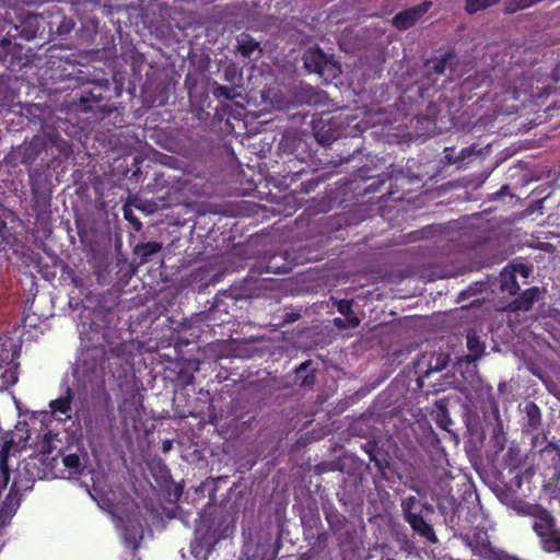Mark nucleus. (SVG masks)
<instances>
[{
	"mask_svg": "<svg viewBox=\"0 0 560 560\" xmlns=\"http://www.w3.org/2000/svg\"><path fill=\"white\" fill-rule=\"evenodd\" d=\"M235 529V517L225 509H215L201 516L196 530L200 539L208 540V546L215 545L223 538L233 534Z\"/></svg>",
	"mask_w": 560,
	"mask_h": 560,
	"instance_id": "nucleus-1",
	"label": "nucleus"
},
{
	"mask_svg": "<svg viewBox=\"0 0 560 560\" xmlns=\"http://www.w3.org/2000/svg\"><path fill=\"white\" fill-rule=\"evenodd\" d=\"M57 148L59 153H67L68 142L57 131L35 135L30 142H24L14 150L15 159L24 165H32L43 153Z\"/></svg>",
	"mask_w": 560,
	"mask_h": 560,
	"instance_id": "nucleus-2",
	"label": "nucleus"
},
{
	"mask_svg": "<svg viewBox=\"0 0 560 560\" xmlns=\"http://www.w3.org/2000/svg\"><path fill=\"white\" fill-rule=\"evenodd\" d=\"M526 513L535 517L533 527L541 538L544 549L548 552H560V530L555 528V517L539 505H529Z\"/></svg>",
	"mask_w": 560,
	"mask_h": 560,
	"instance_id": "nucleus-3",
	"label": "nucleus"
},
{
	"mask_svg": "<svg viewBox=\"0 0 560 560\" xmlns=\"http://www.w3.org/2000/svg\"><path fill=\"white\" fill-rule=\"evenodd\" d=\"M107 85L94 84L83 89L78 100V110L92 112L95 120H102L110 115L115 107L104 97Z\"/></svg>",
	"mask_w": 560,
	"mask_h": 560,
	"instance_id": "nucleus-4",
	"label": "nucleus"
},
{
	"mask_svg": "<svg viewBox=\"0 0 560 560\" xmlns=\"http://www.w3.org/2000/svg\"><path fill=\"white\" fill-rule=\"evenodd\" d=\"M328 527L342 551L352 550L357 545V528L348 518L336 510L325 513Z\"/></svg>",
	"mask_w": 560,
	"mask_h": 560,
	"instance_id": "nucleus-5",
	"label": "nucleus"
},
{
	"mask_svg": "<svg viewBox=\"0 0 560 560\" xmlns=\"http://www.w3.org/2000/svg\"><path fill=\"white\" fill-rule=\"evenodd\" d=\"M304 67L308 72L317 73L326 82H329L341 73L340 67L332 56H327L319 48H312L303 55Z\"/></svg>",
	"mask_w": 560,
	"mask_h": 560,
	"instance_id": "nucleus-6",
	"label": "nucleus"
},
{
	"mask_svg": "<svg viewBox=\"0 0 560 560\" xmlns=\"http://www.w3.org/2000/svg\"><path fill=\"white\" fill-rule=\"evenodd\" d=\"M0 61L8 69L15 71L26 66L30 59L22 45L13 43L10 38H3L0 40Z\"/></svg>",
	"mask_w": 560,
	"mask_h": 560,
	"instance_id": "nucleus-7",
	"label": "nucleus"
},
{
	"mask_svg": "<svg viewBox=\"0 0 560 560\" xmlns=\"http://www.w3.org/2000/svg\"><path fill=\"white\" fill-rule=\"evenodd\" d=\"M432 7L431 1H424L418 5L398 12L393 18V25L400 31L412 27Z\"/></svg>",
	"mask_w": 560,
	"mask_h": 560,
	"instance_id": "nucleus-8",
	"label": "nucleus"
},
{
	"mask_svg": "<svg viewBox=\"0 0 560 560\" xmlns=\"http://www.w3.org/2000/svg\"><path fill=\"white\" fill-rule=\"evenodd\" d=\"M40 20L47 24L48 32L51 35L66 36L74 27V22L63 15L58 8L47 11L46 14H42Z\"/></svg>",
	"mask_w": 560,
	"mask_h": 560,
	"instance_id": "nucleus-9",
	"label": "nucleus"
},
{
	"mask_svg": "<svg viewBox=\"0 0 560 560\" xmlns=\"http://www.w3.org/2000/svg\"><path fill=\"white\" fill-rule=\"evenodd\" d=\"M522 429L526 433H535L541 430L542 416L539 407L534 401H525L521 407Z\"/></svg>",
	"mask_w": 560,
	"mask_h": 560,
	"instance_id": "nucleus-10",
	"label": "nucleus"
},
{
	"mask_svg": "<svg viewBox=\"0 0 560 560\" xmlns=\"http://www.w3.org/2000/svg\"><path fill=\"white\" fill-rule=\"evenodd\" d=\"M327 95L324 91L312 85H302L296 88L293 93V104L317 106L325 103Z\"/></svg>",
	"mask_w": 560,
	"mask_h": 560,
	"instance_id": "nucleus-11",
	"label": "nucleus"
},
{
	"mask_svg": "<svg viewBox=\"0 0 560 560\" xmlns=\"http://www.w3.org/2000/svg\"><path fill=\"white\" fill-rule=\"evenodd\" d=\"M448 364V357L444 353H424L417 363V372L428 376L433 372H440Z\"/></svg>",
	"mask_w": 560,
	"mask_h": 560,
	"instance_id": "nucleus-12",
	"label": "nucleus"
},
{
	"mask_svg": "<svg viewBox=\"0 0 560 560\" xmlns=\"http://www.w3.org/2000/svg\"><path fill=\"white\" fill-rule=\"evenodd\" d=\"M405 521L419 536L425 538L432 544H436L439 541L432 525H430L420 513H417Z\"/></svg>",
	"mask_w": 560,
	"mask_h": 560,
	"instance_id": "nucleus-13",
	"label": "nucleus"
},
{
	"mask_svg": "<svg viewBox=\"0 0 560 560\" xmlns=\"http://www.w3.org/2000/svg\"><path fill=\"white\" fill-rule=\"evenodd\" d=\"M540 290L536 287L527 289L518 298H516L511 304L512 311H529L534 303L539 299Z\"/></svg>",
	"mask_w": 560,
	"mask_h": 560,
	"instance_id": "nucleus-14",
	"label": "nucleus"
},
{
	"mask_svg": "<svg viewBox=\"0 0 560 560\" xmlns=\"http://www.w3.org/2000/svg\"><path fill=\"white\" fill-rule=\"evenodd\" d=\"M467 349L469 351V353L465 357V361L467 363L476 362L485 354L486 345L480 340L476 331H468Z\"/></svg>",
	"mask_w": 560,
	"mask_h": 560,
	"instance_id": "nucleus-15",
	"label": "nucleus"
},
{
	"mask_svg": "<svg viewBox=\"0 0 560 560\" xmlns=\"http://www.w3.org/2000/svg\"><path fill=\"white\" fill-rule=\"evenodd\" d=\"M73 393L70 387H67L66 394L55 400H51L49 407L52 413L65 415L67 419H70L69 411L71 410V401Z\"/></svg>",
	"mask_w": 560,
	"mask_h": 560,
	"instance_id": "nucleus-16",
	"label": "nucleus"
},
{
	"mask_svg": "<svg viewBox=\"0 0 560 560\" xmlns=\"http://www.w3.org/2000/svg\"><path fill=\"white\" fill-rule=\"evenodd\" d=\"M61 457L62 464L69 469L70 474L79 475L83 470V466L78 454H65L60 448L55 456H51V460L56 462L58 457Z\"/></svg>",
	"mask_w": 560,
	"mask_h": 560,
	"instance_id": "nucleus-17",
	"label": "nucleus"
},
{
	"mask_svg": "<svg viewBox=\"0 0 560 560\" xmlns=\"http://www.w3.org/2000/svg\"><path fill=\"white\" fill-rule=\"evenodd\" d=\"M162 249V243L159 242H148L140 243L135 247V255L140 257L141 264H147L151 260V257L158 254Z\"/></svg>",
	"mask_w": 560,
	"mask_h": 560,
	"instance_id": "nucleus-18",
	"label": "nucleus"
},
{
	"mask_svg": "<svg viewBox=\"0 0 560 560\" xmlns=\"http://www.w3.org/2000/svg\"><path fill=\"white\" fill-rule=\"evenodd\" d=\"M59 444H61V440L58 438V434L48 432L44 435L38 444V450L45 456V460L51 459L50 455L58 448Z\"/></svg>",
	"mask_w": 560,
	"mask_h": 560,
	"instance_id": "nucleus-19",
	"label": "nucleus"
},
{
	"mask_svg": "<svg viewBox=\"0 0 560 560\" xmlns=\"http://www.w3.org/2000/svg\"><path fill=\"white\" fill-rule=\"evenodd\" d=\"M213 549V546H208V540L200 539L198 532L195 529V539L190 546L191 555L197 560H207Z\"/></svg>",
	"mask_w": 560,
	"mask_h": 560,
	"instance_id": "nucleus-20",
	"label": "nucleus"
},
{
	"mask_svg": "<svg viewBox=\"0 0 560 560\" xmlns=\"http://www.w3.org/2000/svg\"><path fill=\"white\" fill-rule=\"evenodd\" d=\"M296 378L302 386H311L315 383V369L311 360L303 362L295 369Z\"/></svg>",
	"mask_w": 560,
	"mask_h": 560,
	"instance_id": "nucleus-21",
	"label": "nucleus"
},
{
	"mask_svg": "<svg viewBox=\"0 0 560 560\" xmlns=\"http://www.w3.org/2000/svg\"><path fill=\"white\" fill-rule=\"evenodd\" d=\"M501 290L503 292H508L509 294L511 295H515L518 290H520V285L516 281V277H515V273L514 271H510L508 269H504L502 272H501Z\"/></svg>",
	"mask_w": 560,
	"mask_h": 560,
	"instance_id": "nucleus-22",
	"label": "nucleus"
},
{
	"mask_svg": "<svg viewBox=\"0 0 560 560\" xmlns=\"http://www.w3.org/2000/svg\"><path fill=\"white\" fill-rule=\"evenodd\" d=\"M122 537L127 547H129L132 550H137L143 535L140 528H137L135 526H125Z\"/></svg>",
	"mask_w": 560,
	"mask_h": 560,
	"instance_id": "nucleus-23",
	"label": "nucleus"
},
{
	"mask_svg": "<svg viewBox=\"0 0 560 560\" xmlns=\"http://www.w3.org/2000/svg\"><path fill=\"white\" fill-rule=\"evenodd\" d=\"M258 47L259 43L247 34H242L241 38L237 39V50L245 58H249Z\"/></svg>",
	"mask_w": 560,
	"mask_h": 560,
	"instance_id": "nucleus-24",
	"label": "nucleus"
},
{
	"mask_svg": "<svg viewBox=\"0 0 560 560\" xmlns=\"http://www.w3.org/2000/svg\"><path fill=\"white\" fill-rule=\"evenodd\" d=\"M500 0H466L465 10L468 14H475L479 11L486 10Z\"/></svg>",
	"mask_w": 560,
	"mask_h": 560,
	"instance_id": "nucleus-25",
	"label": "nucleus"
},
{
	"mask_svg": "<svg viewBox=\"0 0 560 560\" xmlns=\"http://www.w3.org/2000/svg\"><path fill=\"white\" fill-rule=\"evenodd\" d=\"M503 462L510 468H517L523 462V455L521 450L516 446L509 447L506 454L503 457Z\"/></svg>",
	"mask_w": 560,
	"mask_h": 560,
	"instance_id": "nucleus-26",
	"label": "nucleus"
},
{
	"mask_svg": "<svg viewBox=\"0 0 560 560\" xmlns=\"http://www.w3.org/2000/svg\"><path fill=\"white\" fill-rule=\"evenodd\" d=\"M448 59V56L445 55L444 57L442 58H436V59H433V60H430L427 62V71H428V75H432V74H443L445 72V69H446V61Z\"/></svg>",
	"mask_w": 560,
	"mask_h": 560,
	"instance_id": "nucleus-27",
	"label": "nucleus"
},
{
	"mask_svg": "<svg viewBox=\"0 0 560 560\" xmlns=\"http://www.w3.org/2000/svg\"><path fill=\"white\" fill-rule=\"evenodd\" d=\"M19 505H20V495L13 486L11 488L9 494L7 495V498L2 504V508H4L5 510H9L11 513L15 514Z\"/></svg>",
	"mask_w": 560,
	"mask_h": 560,
	"instance_id": "nucleus-28",
	"label": "nucleus"
},
{
	"mask_svg": "<svg viewBox=\"0 0 560 560\" xmlns=\"http://www.w3.org/2000/svg\"><path fill=\"white\" fill-rule=\"evenodd\" d=\"M417 503L418 500L415 495H410L401 500L400 506L405 520L417 514L416 512H413Z\"/></svg>",
	"mask_w": 560,
	"mask_h": 560,
	"instance_id": "nucleus-29",
	"label": "nucleus"
},
{
	"mask_svg": "<svg viewBox=\"0 0 560 560\" xmlns=\"http://www.w3.org/2000/svg\"><path fill=\"white\" fill-rule=\"evenodd\" d=\"M439 411L436 415V423L444 430H448V427L452 424V420L450 418L448 410L444 404H439Z\"/></svg>",
	"mask_w": 560,
	"mask_h": 560,
	"instance_id": "nucleus-30",
	"label": "nucleus"
},
{
	"mask_svg": "<svg viewBox=\"0 0 560 560\" xmlns=\"http://www.w3.org/2000/svg\"><path fill=\"white\" fill-rule=\"evenodd\" d=\"M342 470V466L337 460L322 462L314 467L316 475H322L327 471Z\"/></svg>",
	"mask_w": 560,
	"mask_h": 560,
	"instance_id": "nucleus-31",
	"label": "nucleus"
},
{
	"mask_svg": "<svg viewBox=\"0 0 560 560\" xmlns=\"http://www.w3.org/2000/svg\"><path fill=\"white\" fill-rule=\"evenodd\" d=\"M481 151L477 149L476 144H471L462 149L459 154L455 158V162H465L474 155L480 154Z\"/></svg>",
	"mask_w": 560,
	"mask_h": 560,
	"instance_id": "nucleus-32",
	"label": "nucleus"
},
{
	"mask_svg": "<svg viewBox=\"0 0 560 560\" xmlns=\"http://www.w3.org/2000/svg\"><path fill=\"white\" fill-rule=\"evenodd\" d=\"M32 195H33V198L35 200V202L40 206V207H48L50 205V196L49 194L45 192V191H39L37 188H35L34 186L32 187Z\"/></svg>",
	"mask_w": 560,
	"mask_h": 560,
	"instance_id": "nucleus-33",
	"label": "nucleus"
},
{
	"mask_svg": "<svg viewBox=\"0 0 560 560\" xmlns=\"http://www.w3.org/2000/svg\"><path fill=\"white\" fill-rule=\"evenodd\" d=\"M213 95L215 97H223L228 101L234 100L235 97L234 90L224 85H217L213 89Z\"/></svg>",
	"mask_w": 560,
	"mask_h": 560,
	"instance_id": "nucleus-34",
	"label": "nucleus"
},
{
	"mask_svg": "<svg viewBox=\"0 0 560 560\" xmlns=\"http://www.w3.org/2000/svg\"><path fill=\"white\" fill-rule=\"evenodd\" d=\"M366 453L369 454L370 460L374 463V465L380 469L383 470L384 468H387L389 465V462L384 458L381 459L377 457V455L374 453L373 448H368Z\"/></svg>",
	"mask_w": 560,
	"mask_h": 560,
	"instance_id": "nucleus-35",
	"label": "nucleus"
},
{
	"mask_svg": "<svg viewBox=\"0 0 560 560\" xmlns=\"http://www.w3.org/2000/svg\"><path fill=\"white\" fill-rule=\"evenodd\" d=\"M443 231L444 228L442 225H429L422 231H420V233L422 238H430L433 237L434 235L441 234Z\"/></svg>",
	"mask_w": 560,
	"mask_h": 560,
	"instance_id": "nucleus-36",
	"label": "nucleus"
},
{
	"mask_svg": "<svg viewBox=\"0 0 560 560\" xmlns=\"http://www.w3.org/2000/svg\"><path fill=\"white\" fill-rule=\"evenodd\" d=\"M336 305L338 312L343 316L349 315L352 312V302L349 300H340Z\"/></svg>",
	"mask_w": 560,
	"mask_h": 560,
	"instance_id": "nucleus-37",
	"label": "nucleus"
},
{
	"mask_svg": "<svg viewBox=\"0 0 560 560\" xmlns=\"http://www.w3.org/2000/svg\"><path fill=\"white\" fill-rule=\"evenodd\" d=\"M7 451L8 450H3L2 454H1V472H2V476L4 479V483H7L9 480V469H8V465H7Z\"/></svg>",
	"mask_w": 560,
	"mask_h": 560,
	"instance_id": "nucleus-38",
	"label": "nucleus"
},
{
	"mask_svg": "<svg viewBox=\"0 0 560 560\" xmlns=\"http://www.w3.org/2000/svg\"><path fill=\"white\" fill-rule=\"evenodd\" d=\"M345 317L348 328H355L360 325V319L358 318L353 311L349 315H346Z\"/></svg>",
	"mask_w": 560,
	"mask_h": 560,
	"instance_id": "nucleus-39",
	"label": "nucleus"
},
{
	"mask_svg": "<svg viewBox=\"0 0 560 560\" xmlns=\"http://www.w3.org/2000/svg\"><path fill=\"white\" fill-rule=\"evenodd\" d=\"M13 515L14 514L11 513L9 510H5L4 508L1 506V509H0V524L7 526L9 524V522L11 521Z\"/></svg>",
	"mask_w": 560,
	"mask_h": 560,
	"instance_id": "nucleus-40",
	"label": "nucleus"
},
{
	"mask_svg": "<svg viewBox=\"0 0 560 560\" xmlns=\"http://www.w3.org/2000/svg\"><path fill=\"white\" fill-rule=\"evenodd\" d=\"M550 498L560 502V476L557 479L555 488L551 490Z\"/></svg>",
	"mask_w": 560,
	"mask_h": 560,
	"instance_id": "nucleus-41",
	"label": "nucleus"
},
{
	"mask_svg": "<svg viewBox=\"0 0 560 560\" xmlns=\"http://www.w3.org/2000/svg\"><path fill=\"white\" fill-rule=\"evenodd\" d=\"M512 271H514V273H515V272H518V273H521L524 278H527V277H528V275H529V272H530V269H529L527 266H525V265H522V264H521V265H518L517 267H515Z\"/></svg>",
	"mask_w": 560,
	"mask_h": 560,
	"instance_id": "nucleus-42",
	"label": "nucleus"
},
{
	"mask_svg": "<svg viewBox=\"0 0 560 560\" xmlns=\"http://www.w3.org/2000/svg\"><path fill=\"white\" fill-rule=\"evenodd\" d=\"M300 318V314L299 313H287L284 315V323H294L295 320H298Z\"/></svg>",
	"mask_w": 560,
	"mask_h": 560,
	"instance_id": "nucleus-43",
	"label": "nucleus"
},
{
	"mask_svg": "<svg viewBox=\"0 0 560 560\" xmlns=\"http://www.w3.org/2000/svg\"><path fill=\"white\" fill-rule=\"evenodd\" d=\"M125 217H126V219H127V220H129L133 225H137L138 228H140V225H141L140 221H139L138 219H136V218L132 215V213H131V211H130V210H129V211L125 210Z\"/></svg>",
	"mask_w": 560,
	"mask_h": 560,
	"instance_id": "nucleus-44",
	"label": "nucleus"
},
{
	"mask_svg": "<svg viewBox=\"0 0 560 560\" xmlns=\"http://www.w3.org/2000/svg\"><path fill=\"white\" fill-rule=\"evenodd\" d=\"M445 159L448 163H456L454 160L456 156H453L454 149L453 148H445Z\"/></svg>",
	"mask_w": 560,
	"mask_h": 560,
	"instance_id": "nucleus-45",
	"label": "nucleus"
},
{
	"mask_svg": "<svg viewBox=\"0 0 560 560\" xmlns=\"http://www.w3.org/2000/svg\"><path fill=\"white\" fill-rule=\"evenodd\" d=\"M334 325H335L337 328H339V329H347V328H348V326H347V322H346V318H345V319L339 318V317L335 318V319H334Z\"/></svg>",
	"mask_w": 560,
	"mask_h": 560,
	"instance_id": "nucleus-46",
	"label": "nucleus"
},
{
	"mask_svg": "<svg viewBox=\"0 0 560 560\" xmlns=\"http://www.w3.org/2000/svg\"><path fill=\"white\" fill-rule=\"evenodd\" d=\"M225 80L232 82L235 77V70L232 68H226L224 71Z\"/></svg>",
	"mask_w": 560,
	"mask_h": 560,
	"instance_id": "nucleus-47",
	"label": "nucleus"
},
{
	"mask_svg": "<svg viewBox=\"0 0 560 560\" xmlns=\"http://www.w3.org/2000/svg\"><path fill=\"white\" fill-rule=\"evenodd\" d=\"M173 443L171 440H165L162 443L163 453H168L172 450Z\"/></svg>",
	"mask_w": 560,
	"mask_h": 560,
	"instance_id": "nucleus-48",
	"label": "nucleus"
},
{
	"mask_svg": "<svg viewBox=\"0 0 560 560\" xmlns=\"http://www.w3.org/2000/svg\"><path fill=\"white\" fill-rule=\"evenodd\" d=\"M98 504L101 506H106V508H112L113 506V503L109 500H106L103 497L100 499Z\"/></svg>",
	"mask_w": 560,
	"mask_h": 560,
	"instance_id": "nucleus-49",
	"label": "nucleus"
},
{
	"mask_svg": "<svg viewBox=\"0 0 560 560\" xmlns=\"http://www.w3.org/2000/svg\"><path fill=\"white\" fill-rule=\"evenodd\" d=\"M422 508H423L425 511L430 512V513H432V512L434 511L433 505H432V504H430V503H428V502H427V503H423V504H422Z\"/></svg>",
	"mask_w": 560,
	"mask_h": 560,
	"instance_id": "nucleus-50",
	"label": "nucleus"
},
{
	"mask_svg": "<svg viewBox=\"0 0 560 560\" xmlns=\"http://www.w3.org/2000/svg\"><path fill=\"white\" fill-rule=\"evenodd\" d=\"M316 136H317V137H319V133H316ZM329 140H330V136H325V135H323V136H320V138H319V141H320L322 143H324V142H328Z\"/></svg>",
	"mask_w": 560,
	"mask_h": 560,
	"instance_id": "nucleus-51",
	"label": "nucleus"
},
{
	"mask_svg": "<svg viewBox=\"0 0 560 560\" xmlns=\"http://www.w3.org/2000/svg\"><path fill=\"white\" fill-rule=\"evenodd\" d=\"M326 539H327V533H322V534L318 535V540L319 541H324Z\"/></svg>",
	"mask_w": 560,
	"mask_h": 560,
	"instance_id": "nucleus-52",
	"label": "nucleus"
},
{
	"mask_svg": "<svg viewBox=\"0 0 560 560\" xmlns=\"http://www.w3.org/2000/svg\"><path fill=\"white\" fill-rule=\"evenodd\" d=\"M110 352L113 355H119L120 354V351L118 348H110Z\"/></svg>",
	"mask_w": 560,
	"mask_h": 560,
	"instance_id": "nucleus-53",
	"label": "nucleus"
},
{
	"mask_svg": "<svg viewBox=\"0 0 560 560\" xmlns=\"http://www.w3.org/2000/svg\"><path fill=\"white\" fill-rule=\"evenodd\" d=\"M381 560H395L394 558H382Z\"/></svg>",
	"mask_w": 560,
	"mask_h": 560,
	"instance_id": "nucleus-54",
	"label": "nucleus"
},
{
	"mask_svg": "<svg viewBox=\"0 0 560 560\" xmlns=\"http://www.w3.org/2000/svg\"><path fill=\"white\" fill-rule=\"evenodd\" d=\"M508 188H509L508 186H503L502 191H505V189H508Z\"/></svg>",
	"mask_w": 560,
	"mask_h": 560,
	"instance_id": "nucleus-55",
	"label": "nucleus"
},
{
	"mask_svg": "<svg viewBox=\"0 0 560 560\" xmlns=\"http://www.w3.org/2000/svg\"><path fill=\"white\" fill-rule=\"evenodd\" d=\"M508 188H509L508 186H503L502 191H505V189H508Z\"/></svg>",
	"mask_w": 560,
	"mask_h": 560,
	"instance_id": "nucleus-56",
	"label": "nucleus"
},
{
	"mask_svg": "<svg viewBox=\"0 0 560 560\" xmlns=\"http://www.w3.org/2000/svg\"><path fill=\"white\" fill-rule=\"evenodd\" d=\"M558 457H559V460H560V450L558 451Z\"/></svg>",
	"mask_w": 560,
	"mask_h": 560,
	"instance_id": "nucleus-57",
	"label": "nucleus"
}]
</instances>
